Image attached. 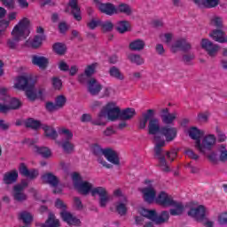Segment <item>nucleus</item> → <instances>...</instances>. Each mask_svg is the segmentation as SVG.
<instances>
[{"instance_id":"obj_1","label":"nucleus","mask_w":227,"mask_h":227,"mask_svg":"<svg viewBox=\"0 0 227 227\" xmlns=\"http://www.w3.org/2000/svg\"><path fill=\"white\" fill-rule=\"evenodd\" d=\"M161 136L154 137L155 148L154 152L158 156L160 160V168L165 173H169L171 168H169V165L166 162V158L164 156H160L162 152V147L166 146V143H171V141H175L176 139V136L178 134V129L175 127L165 126L160 128ZM162 136L165 137H162Z\"/></svg>"},{"instance_id":"obj_2","label":"nucleus","mask_w":227,"mask_h":227,"mask_svg":"<svg viewBox=\"0 0 227 227\" xmlns=\"http://www.w3.org/2000/svg\"><path fill=\"white\" fill-rule=\"evenodd\" d=\"M120 109L118 108V102L108 101L100 110L98 117L91 121L92 125L98 127H106L107 121H118V115Z\"/></svg>"},{"instance_id":"obj_3","label":"nucleus","mask_w":227,"mask_h":227,"mask_svg":"<svg viewBox=\"0 0 227 227\" xmlns=\"http://www.w3.org/2000/svg\"><path fill=\"white\" fill-rule=\"evenodd\" d=\"M70 176L74 189L83 196H88V194L93 196V192H95L96 189H98V187H95L91 183L82 181V176L79 173L74 172Z\"/></svg>"},{"instance_id":"obj_4","label":"nucleus","mask_w":227,"mask_h":227,"mask_svg":"<svg viewBox=\"0 0 227 227\" xmlns=\"http://www.w3.org/2000/svg\"><path fill=\"white\" fill-rule=\"evenodd\" d=\"M31 26V20L27 17H23L14 26L11 35L15 40H26L29 36L31 31L29 27Z\"/></svg>"},{"instance_id":"obj_5","label":"nucleus","mask_w":227,"mask_h":227,"mask_svg":"<svg viewBox=\"0 0 227 227\" xmlns=\"http://www.w3.org/2000/svg\"><path fill=\"white\" fill-rule=\"evenodd\" d=\"M138 214L143 217H146L151 221H153L155 224H164V223H168L169 221V212L162 211L159 215H157V212L155 210H149L143 207L137 208Z\"/></svg>"},{"instance_id":"obj_6","label":"nucleus","mask_w":227,"mask_h":227,"mask_svg":"<svg viewBox=\"0 0 227 227\" xmlns=\"http://www.w3.org/2000/svg\"><path fill=\"white\" fill-rule=\"evenodd\" d=\"M145 187H141L138 189L139 192L142 194V198L145 203H155L157 200V191H155V188H153V181L146 179L145 181Z\"/></svg>"},{"instance_id":"obj_7","label":"nucleus","mask_w":227,"mask_h":227,"mask_svg":"<svg viewBox=\"0 0 227 227\" xmlns=\"http://www.w3.org/2000/svg\"><path fill=\"white\" fill-rule=\"evenodd\" d=\"M35 77L31 74H20L14 78L12 88L18 90V91H26L33 83Z\"/></svg>"},{"instance_id":"obj_8","label":"nucleus","mask_w":227,"mask_h":227,"mask_svg":"<svg viewBox=\"0 0 227 227\" xmlns=\"http://www.w3.org/2000/svg\"><path fill=\"white\" fill-rule=\"evenodd\" d=\"M217 141V138L215 137V135H206L202 141H197L195 142V148L200 152V153H207L208 150H212V147L215 145V143Z\"/></svg>"},{"instance_id":"obj_9","label":"nucleus","mask_w":227,"mask_h":227,"mask_svg":"<svg viewBox=\"0 0 227 227\" xmlns=\"http://www.w3.org/2000/svg\"><path fill=\"white\" fill-rule=\"evenodd\" d=\"M95 150H97L98 153H102L105 159H106L108 162H111V164H114L115 166L120 164V156H118L116 151L109 148L102 149L98 145H91V152H95Z\"/></svg>"},{"instance_id":"obj_10","label":"nucleus","mask_w":227,"mask_h":227,"mask_svg":"<svg viewBox=\"0 0 227 227\" xmlns=\"http://www.w3.org/2000/svg\"><path fill=\"white\" fill-rule=\"evenodd\" d=\"M27 185H29V181L23 180L20 184L13 186L12 194L15 201H26V200H27V195L24 193V189H26Z\"/></svg>"},{"instance_id":"obj_11","label":"nucleus","mask_w":227,"mask_h":227,"mask_svg":"<svg viewBox=\"0 0 227 227\" xmlns=\"http://www.w3.org/2000/svg\"><path fill=\"white\" fill-rule=\"evenodd\" d=\"M188 215L199 223H201L208 215V209L205 207V206L200 205L195 207H192L188 212Z\"/></svg>"},{"instance_id":"obj_12","label":"nucleus","mask_w":227,"mask_h":227,"mask_svg":"<svg viewBox=\"0 0 227 227\" xmlns=\"http://www.w3.org/2000/svg\"><path fill=\"white\" fill-rule=\"evenodd\" d=\"M93 196H99V206L102 208H106V207H107L111 201V195H109L107 189L102 186H98V188L95 189L93 192Z\"/></svg>"},{"instance_id":"obj_13","label":"nucleus","mask_w":227,"mask_h":227,"mask_svg":"<svg viewBox=\"0 0 227 227\" xmlns=\"http://www.w3.org/2000/svg\"><path fill=\"white\" fill-rule=\"evenodd\" d=\"M94 5L101 13H105V15H109L113 17V15H116V5L111 3H102L100 0H94Z\"/></svg>"},{"instance_id":"obj_14","label":"nucleus","mask_w":227,"mask_h":227,"mask_svg":"<svg viewBox=\"0 0 227 227\" xmlns=\"http://www.w3.org/2000/svg\"><path fill=\"white\" fill-rule=\"evenodd\" d=\"M22 102L17 98H11L5 104H0V113H8V111L20 109Z\"/></svg>"},{"instance_id":"obj_15","label":"nucleus","mask_w":227,"mask_h":227,"mask_svg":"<svg viewBox=\"0 0 227 227\" xmlns=\"http://www.w3.org/2000/svg\"><path fill=\"white\" fill-rule=\"evenodd\" d=\"M173 201H175V200L173 199V196H171L166 192H160L156 196V200L154 203H157V205H160L164 208H168V207H171V204L173 203Z\"/></svg>"},{"instance_id":"obj_16","label":"nucleus","mask_w":227,"mask_h":227,"mask_svg":"<svg viewBox=\"0 0 227 227\" xmlns=\"http://www.w3.org/2000/svg\"><path fill=\"white\" fill-rule=\"evenodd\" d=\"M200 47L206 52H207L208 56L214 57L217 52H219V45L215 44L212 41L208 39H201Z\"/></svg>"},{"instance_id":"obj_17","label":"nucleus","mask_w":227,"mask_h":227,"mask_svg":"<svg viewBox=\"0 0 227 227\" xmlns=\"http://www.w3.org/2000/svg\"><path fill=\"white\" fill-rule=\"evenodd\" d=\"M114 207L119 215H127L129 212V199L127 197H121L114 203Z\"/></svg>"},{"instance_id":"obj_18","label":"nucleus","mask_w":227,"mask_h":227,"mask_svg":"<svg viewBox=\"0 0 227 227\" xmlns=\"http://www.w3.org/2000/svg\"><path fill=\"white\" fill-rule=\"evenodd\" d=\"M61 219L69 226H81V220L68 211L60 212Z\"/></svg>"},{"instance_id":"obj_19","label":"nucleus","mask_w":227,"mask_h":227,"mask_svg":"<svg viewBox=\"0 0 227 227\" xmlns=\"http://www.w3.org/2000/svg\"><path fill=\"white\" fill-rule=\"evenodd\" d=\"M87 89L90 95L97 96L102 91V83L95 78H90L87 82Z\"/></svg>"},{"instance_id":"obj_20","label":"nucleus","mask_w":227,"mask_h":227,"mask_svg":"<svg viewBox=\"0 0 227 227\" xmlns=\"http://www.w3.org/2000/svg\"><path fill=\"white\" fill-rule=\"evenodd\" d=\"M32 65L38 67L41 70H45L49 67V59L47 57L41 55H32L31 57Z\"/></svg>"},{"instance_id":"obj_21","label":"nucleus","mask_w":227,"mask_h":227,"mask_svg":"<svg viewBox=\"0 0 227 227\" xmlns=\"http://www.w3.org/2000/svg\"><path fill=\"white\" fill-rule=\"evenodd\" d=\"M45 40L44 35H38L34 36L33 38H29L26 42V45L27 47H31L32 49H40L42 47V44L43 43Z\"/></svg>"},{"instance_id":"obj_22","label":"nucleus","mask_w":227,"mask_h":227,"mask_svg":"<svg viewBox=\"0 0 227 227\" xmlns=\"http://www.w3.org/2000/svg\"><path fill=\"white\" fill-rule=\"evenodd\" d=\"M160 116L161 121L165 123V125H171L173 124V121L176 120V116H178V114L176 112L170 114L169 109L164 108L161 110Z\"/></svg>"},{"instance_id":"obj_23","label":"nucleus","mask_w":227,"mask_h":227,"mask_svg":"<svg viewBox=\"0 0 227 227\" xmlns=\"http://www.w3.org/2000/svg\"><path fill=\"white\" fill-rule=\"evenodd\" d=\"M170 210H169V214L170 215H182V214H184V212H185V206L184 205V203L180 202V201H176V200H173V203L170 204Z\"/></svg>"},{"instance_id":"obj_24","label":"nucleus","mask_w":227,"mask_h":227,"mask_svg":"<svg viewBox=\"0 0 227 227\" xmlns=\"http://www.w3.org/2000/svg\"><path fill=\"white\" fill-rule=\"evenodd\" d=\"M209 36L218 43H227V35L223 30L215 29L209 34Z\"/></svg>"},{"instance_id":"obj_25","label":"nucleus","mask_w":227,"mask_h":227,"mask_svg":"<svg viewBox=\"0 0 227 227\" xmlns=\"http://www.w3.org/2000/svg\"><path fill=\"white\" fill-rule=\"evenodd\" d=\"M68 4L71 7V13L74 19H75L77 22H81L82 16L81 15V8H79L77 0H69Z\"/></svg>"},{"instance_id":"obj_26","label":"nucleus","mask_w":227,"mask_h":227,"mask_svg":"<svg viewBox=\"0 0 227 227\" xmlns=\"http://www.w3.org/2000/svg\"><path fill=\"white\" fill-rule=\"evenodd\" d=\"M118 120H132V117L136 116V109L134 108H126L124 110H121V108H120V106H118Z\"/></svg>"},{"instance_id":"obj_27","label":"nucleus","mask_w":227,"mask_h":227,"mask_svg":"<svg viewBox=\"0 0 227 227\" xmlns=\"http://www.w3.org/2000/svg\"><path fill=\"white\" fill-rule=\"evenodd\" d=\"M187 132L188 136L191 137V139H193L195 143H197V141H200L201 137H203V136L205 135V132H203V130L198 129L197 127L189 128Z\"/></svg>"},{"instance_id":"obj_28","label":"nucleus","mask_w":227,"mask_h":227,"mask_svg":"<svg viewBox=\"0 0 227 227\" xmlns=\"http://www.w3.org/2000/svg\"><path fill=\"white\" fill-rule=\"evenodd\" d=\"M42 129L44 132L45 137L53 140L58 139V131H56V129H54V127L49 126L47 124H43Z\"/></svg>"},{"instance_id":"obj_29","label":"nucleus","mask_w":227,"mask_h":227,"mask_svg":"<svg viewBox=\"0 0 227 227\" xmlns=\"http://www.w3.org/2000/svg\"><path fill=\"white\" fill-rule=\"evenodd\" d=\"M146 43L142 39H135L129 43V51H134L135 52H139L145 49Z\"/></svg>"},{"instance_id":"obj_30","label":"nucleus","mask_w":227,"mask_h":227,"mask_svg":"<svg viewBox=\"0 0 227 227\" xmlns=\"http://www.w3.org/2000/svg\"><path fill=\"white\" fill-rule=\"evenodd\" d=\"M148 131L149 134L152 136H157V134H160V124L159 123V120L157 119H151L149 121V126H148Z\"/></svg>"},{"instance_id":"obj_31","label":"nucleus","mask_w":227,"mask_h":227,"mask_svg":"<svg viewBox=\"0 0 227 227\" xmlns=\"http://www.w3.org/2000/svg\"><path fill=\"white\" fill-rule=\"evenodd\" d=\"M35 82H32V83L25 90L27 98H28V100H30L31 102H35V100H38V94L36 91V88H35Z\"/></svg>"},{"instance_id":"obj_32","label":"nucleus","mask_w":227,"mask_h":227,"mask_svg":"<svg viewBox=\"0 0 227 227\" xmlns=\"http://www.w3.org/2000/svg\"><path fill=\"white\" fill-rule=\"evenodd\" d=\"M60 226L61 224L59 223V220L56 218V215H54V214L50 213L45 223H43L40 227H60Z\"/></svg>"},{"instance_id":"obj_33","label":"nucleus","mask_w":227,"mask_h":227,"mask_svg":"<svg viewBox=\"0 0 227 227\" xmlns=\"http://www.w3.org/2000/svg\"><path fill=\"white\" fill-rule=\"evenodd\" d=\"M19 178V172L17 170H12L4 174V184H10L17 182Z\"/></svg>"},{"instance_id":"obj_34","label":"nucleus","mask_w":227,"mask_h":227,"mask_svg":"<svg viewBox=\"0 0 227 227\" xmlns=\"http://www.w3.org/2000/svg\"><path fill=\"white\" fill-rule=\"evenodd\" d=\"M108 72L110 77H112L113 79H115L116 81H125V74L121 73L120 68L116 67H110Z\"/></svg>"},{"instance_id":"obj_35","label":"nucleus","mask_w":227,"mask_h":227,"mask_svg":"<svg viewBox=\"0 0 227 227\" xmlns=\"http://www.w3.org/2000/svg\"><path fill=\"white\" fill-rule=\"evenodd\" d=\"M115 29L116 31H118V33H121V35H123V33H127L130 31V22L127 20L118 21L115 24Z\"/></svg>"},{"instance_id":"obj_36","label":"nucleus","mask_w":227,"mask_h":227,"mask_svg":"<svg viewBox=\"0 0 227 227\" xmlns=\"http://www.w3.org/2000/svg\"><path fill=\"white\" fill-rule=\"evenodd\" d=\"M35 153H38L42 155L44 159H49V157H52V152L49 149V147H39L38 145H35L33 148Z\"/></svg>"},{"instance_id":"obj_37","label":"nucleus","mask_w":227,"mask_h":227,"mask_svg":"<svg viewBox=\"0 0 227 227\" xmlns=\"http://www.w3.org/2000/svg\"><path fill=\"white\" fill-rule=\"evenodd\" d=\"M153 114H155V112L152 109L147 110L145 114H143L142 119L140 120L139 122V129H146V123L152 120L153 117Z\"/></svg>"},{"instance_id":"obj_38","label":"nucleus","mask_w":227,"mask_h":227,"mask_svg":"<svg viewBox=\"0 0 227 227\" xmlns=\"http://www.w3.org/2000/svg\"><path fill=\"white\" fill-rule=\"evenodd\" d=\"M42 180L44 182V184H49L51 187L59 182V179H58V177L51 173L44 174L42 176Z\"/></svg>"},{"instance_id":"obj_39","label":"nucleus","mask_w":227,"mask_h":227,"mask_svg":"<svg viewBox=\"0 0 227 227\" xmlns=\"http://www.w3.org/2000/svg\"><path fill=\"white\" fill-rule=\"evenodd\" d=\"M52 51L59 56H63L67 52V44L64 43H55L52 45Z\"/></svg>"},{"instance_id":"obj_40","label":"nucleus","mask_w":227,"mask_h":227,"mask_svg":"<svg viewBox=\"0 0 227 227\" xmlns=\"http://www.w3.org/2000/svg\"><path fill=\"white\" fill-rule=\"evenodd\" d=\"M123 13L124 15H132V7L127 4H120L116 6V15Z\"/></svg>"},{"instance_id":"obj_41","label":"nucleus","mask_w":227,"mask_h":227,"mask_svg":"<svg viewBox=\"0 0 227 227\" xmlns=\"http://www.w3.org/2000/svg\"><path fill=\"white\" fill-rule=\"evenodd\" d=\"M59 134L65 139V141H72L74 139V133L67 128L59 129Z\"/></svg>"},{"instance_id":"obj_42","label":"nucleus","mask_w":227,"mask_h":227,"mask_svg":"<svg viewBox=\"0 0 227 227\" xmlns=\"http://www.w3.org/2000/svg\"><path fill=\"white\" fill-rule=\"evenodd\" d=\"M26 127H28L29 129H33L34 130H38V129H42V122L40 121L35 120V119H28L25 122Z\"/></svg>"},{"instance_id":"obj_43","label":"nucleus","mask_w":227,"mask_h":227,"mask_svg":"<svg viewBox=\"0 0 227 227\" xmlns=\"http://www.w3.org/2000/svg\"><path fill=\"white\" fill-rule=\"evenodd\" d=\"M97 68H98V63H92L88 65L84 69V74L88 77H91L94 74L97 73Z\"/></svg>"},{"instance_id":"obj_44","label":"nucleus","mask_w":227,"mask_h":227,"mask_svg":"<svg viewBox=\"0 0 227 227\" xmlns=\"http://www.w3.org/2000/svg\"><path fill=\"white\" fill-rule=\"evenodd\" d=\"M93 153H95V155L97 156V161L98 162V164H101L103 168H107L108 169L111 168V164L107 163V161L104 160V154H102V153H98V151L95 149V152H93Z\"/></svg>"},{"instance_id":"obj_45","label":"nucleus","mask_w":227,"mask_h":227,"mask_svg":"<svg viewBox=\"0 0 227 227\" xmlns=\"http://www.w3.org/2000/svg\"><path fill=\"white\" fill-rule=\"evenodd\" d=\"M219 4V0H202L200 8H215Z\"/></svg>"},{"instance_id":"obj_46","label":"nucleus","mask_w":227,"mask_h":227,"mask_svg":"<svg viewBox=\"0 0 227 227\" xmlns=\"http://www.w3.org/2000/svg\"><path fill=\"white\" fill-rule=\"evenodd\" d=\"M51 88L55 91H61V89L63 88V81L58 77L51 78Z\"/></svg>"},{"instance_id":"obj_47","label":"nucleus","mask_w":227,"mask_h":227,"mask_svg":"<svg viewBox=\"0 0 227 227\" xmlns=\"http://www.w3.org/2000/svg\"><path fill=\"white\" fill-rule=\"evenodd\" d=\"M128 59L131 63H135V65H143V63H145V59L141 58V55H137V54H129L128 56Z\"/></svg>"},{"instance_id":"obj_48","label":"nucleus","mask_w":227,"mask_h":227,"mask_svg":"<svg viewBox=\"0 0 227 227\" xmlns=\"http://www.w3.org/2000/svg\"><path fill=\"white\" fill-rule=\"evenodd\" d=\"M61 147L63 148L64 152H66V153H72L75 148V145H74L70 140H67L62 142Z\"/></svg>"},{"instance_id":"obj_49","label":"nucleus","mask_w":227,"mask_h":227,"mask_svg":"<svg viewBox=\"0 0 227 227\" xmlns=\"http://www.w3.org/2000/svg\"><path fill=\"white\" fill-rule=\"evenodd\" d=\"M218 152H219V160H222L223 162H226V160H227V149H226V145H220L218 146Z\"/></svg>"},{"instance_id":"obj_50","label":"nucleus","mask_w":227,"mask_h":227,"mask_svg":"<svg viewBox=\"0 0 227 227\" xmlns=\"http://www.w3.org/2000/svg\"><path fill=\"white\" fill-rule=\"evenodd\" d=\"M160 40L164 43H166L168 47H169L171 45V40H173V34L171 33L161 34L160 35Z\"/></svg>"},{"instance_id":"obj_51","label":"nucleus","mask_w":227,"mask_h":227,"mask_svg":"<svg viewBox=\"0 0 227 227\" xmlns=\"http://www.w3.org/2000/svg\"><path fill=\"white\" fill-rule=\"evenodd\" d=\"M210 26L214 27H223V18L219 16H212L210 19Z\"/></svg>"},{"instance_id":"obj_52","label":"nucleus","mask_w":227,"mask_h":227,"mask_svg":"<svg viewBox=\"0 0 227 227\" xmlns=\"http://www.w3.org/2000/svg\"><path fill=\"white\" fill-rule=\"evenodd\" d=\"M67 104V98L63 95L58 96L55 99V105L58 109H63Z\"/></svg>"},{"instance_id":"obj_53","label":"nucleus","mask_w":227,"mask_h":227,"mask_svg":"<svg viewBox=\"0 0 227 227\" xmlns=\"http://www.w3.org/2000/svg\"><path fill=\"white\" fill-rule=\"evenodd\" d=\"M182 43L183 39H180L170 43L168 47L172 52H177V51H182Z\"/></svg>"},{"instance_id":"obj_54","label":"nucleus","mask_w":227,"mask_h":227,"mask_svg":"<svg viewBox=\"0 0 227 227\" xmlns=\"http://www.w3.org/2000/svg\"><path fill=\"white\" fill-rule=\"evenodd\" d=\"M100 26H101L102 31H104L105 33L113 31V29H114V24H113V22H111L110 20H106L104 22L101 21Z\"/></svg>"},{"instance_id":"obj_55","label":"nucleus","mask_w":227,"mask_h":227,"mask_svg":"<svg viewBox=\"0 0 227 227\" xmlns=\"http://www.w3.org/2000/svg\"><path fill=\"white\" fill-rule=\"evenodd\" d=\"M98 26H101V21L98 19L92 18L87 22V27L91 30L97 29Z\"/></svg>"},{"instance_id":"obj_56","label":"nucleus","mask_w":227,"mask_h":227,"mask_svg":"<svg viewBox=\"0 0 227 227\" xmlns=\"http://www.w3.org/2000/svg\"><path fill=\"white\" fill-rule=\"evenodd\" d=\"M20 219L25 223V224H29L31 221H33V215H31L29 213L24 211L20 214Z\"/></svg>"},{"instance_id":"obj_57","label":"nucleus","mask_w":227,"mask_h":227,"mask_svg":"<svg viewBox=\"0 0 227 227\" xmlns=\"http://www.w3.org/2000/svg\"><path fill=\"white\" fill-rule=\"evenodd\" d=\"M217 223L221 226L227 225V212H222L217 215Z\"/></svg>"},{"instance_id":"obj_58","label":"nucleus","mask_w":227,"mask_h":227,"mask_svg":"<svg viewBox=\"0 0 227 227\" xmlns=\"http://www.w3.org/2000/svg\"><path fill=\"white\" fill-rule=\"evenodd\" d=\"M0 100H3V102H6L7 100H10V94H8V88L0 87Z\"/></svg>"},{"instance_id":"obj_59","label":"nucleus","mask_w":227,"mask_h":227,"mask_svg":"<svg viewBox=\"0 0 227 227\" xmlns=\"http://www.w3.org/2000/svg\"><path fill=\"white\" fill-rule=\"evenodd\" d=\"M55 207L61 210V212H67V204L60 199L55 200Z\"/></svg>"},{"instance_id":"obj_60","label":"nucleus","mask_w":227,"mask_h":227,"mask_svg":"<svg viewBox=\"0 0 227 227\" xmlns=\"http://www.w3.org/2000/svg\"><path fill=\"white\" fill-rule=\"evenodd\" d=\"M207 157L209 162H212L213 164H215L217 162V160H219V156L214 151H212L208 154H207Z\"/></svg>"},{"instance_id":"obj_61","label":"nucleus","mask_w":227,"mask_h":227,"mask_svg":"<svg viewBox=\"0 0 227 227\" xmlns=\"http://www.w3.org/2000/svg\"><path fill=\"white\" fill-rule=\"evenodd\" d=\"M20 42V40H17L13 37H12V39H8L7 47L9 49H17V47L19 46Z\"/></svg>"},{"instance_id":"obj_62","label":"nucleus","mask_w":227,"mask_h":227,"mask_svg":"<svg viewBox=\"0 0 227 227\" xmlns=\"http://www.w3.org/2000/svg\"><path fill=\"white\" fill-rule=\"evenodd\" d=\"M45 109L49 111V113H54V111H59L56 103L47 102L45 105Z\"/></svg>"},{"instance_id":"obj_63","label":"nucleus","mask_w":227,"mask_h":227,"mask_svg":"<svg viewBox=\"0 0 227 227\" xmlns=\"http://www.w3.org/2000/svg\"><path fill=\"white\" fill-rule=\"evenodd\" d=\"M10 20H8L7 19H3L0 20V28L2 29V31H5L8 27H10Z\"/></svg>"},{"instance_id":"obj_64","label":"nucleus","mask_w":227,"mask_h":227,"mask_svg":"<svg viewBox=\"0 0 227 227\" xmlns=\"http://www.w3.org/2000/svg\"><path fill=\"white\" fill-rule=\"evenodd\" d=\"M200 223L205 227H214V226H215V223L214 221L208 219L207 216Z\"/></svg>"}]
</instances>
